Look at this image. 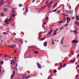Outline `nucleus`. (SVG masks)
<instances>
[{
	"instance_id": "nucleus-40",
	"label": "nucleus",
	"mask_w": 79,
	"mask_h": 79,
	"mask_svg": "<svg viewBox=\"0 0 79 79\" xmlns=\"http://www.w3.org/2000/svg\"><path fill=\"white\" fill-rule=\"evenodd\" d=\"M13 13H16V11H15V10H13L12 11Z\"/></svg>"
},
{
	"instance_id": "nucleus-14",
	"label": "nucleus",
	"mask_w": 79,
	"mask_h": 79,
	"mask_svg": "<svg viewBox=\"0 0 79 79\" xmlns=\"http://www.w3.org/2000/svg\"><path fill=\"white\" fill-rule=\"evenodd\" d=\"M56 32H57V31H55V30L53 35H56Z\"/></svg>"
},
{
	"instance_id": "nucleus-33",
	"label": "nucleus",
	"mask_w": 79,
	"mask_h": 79,
	"mask_svg": "<svg viewBox=\"0 0 79 79\" xmlns=\"http://www.w3.org/2000/svg\"><path fill=\"white\" fill-rule=\"evenodd\" d=\"M29 77H30L29 76L25 78V79H28V78H29Z\"/></svg>"
},
{
	"instance_id": "nucleus-60",
	"label": "nucleus",
	"mask_w": 79,
	"mask_h": 79,
	"mask_svg": "<svg viewBox=\"0 0 79 79\" xmlns=\"http://www.w3.org/2000/svg\"><path fill=\"white\" fill-rule=\"evenodd\" d=\"M15 61L13 63V64H15Z\"/></svg>"
},
{
	"instance_id": "nucleus-42",
	"label": "nucleus",
	"mask_w": 79,
	"mask_h": 79,
	"mask_svg": "<svg viewBox=\"0 0 79 79\" xmlns=\"http://www.w3.org/2000/svg\"><path fill=\"white\" fill-rule=\"evenodd\" d=\"M58 28H57L56 30H55V31H56V32H57L58 31Z\"/></svg>"
},
{
	"instance_id": "nucleus-8",
	"label": "nucleus",
	"mask_w": 79,
	"mask_h": 79,
	"mask_svg": "<svg viewBox=\"0 0 79 79\" xmlns=\"http://www.w3.org/2000/svg\"><path fill=\"white\" fill-rule=\"evenodd\" d=\"M1 16H5V14L3 13H2L1 14Z\"/></svg>"
},
{
	"instance_id": "nucleus-32",
	"label": "nucleus",
	"mask_w": 79,
	"mask_h": 79,
	"mask_svg": "<svg viewBox=\"0 0 79 79\" xmlns=\"http://www.w3.org/2000/svg\"><path fill=\"white\" fill-rule=\"evenodd\" d=\"M64 16H66V17H68V15H65V14H64Z\"/></svg>"
},
{
	"instance_id": "nucleus-36",
	"label": "nucleus",
	"mask_w": 79,
	"mask_h": 79,
	"mask_svg": "<svg viewBox=\"0 0 79 79\" xmlns=\"http://www.w3.org/2000/svg\"><path fill=\"white\" fill-rule=\"evenodd\" d=\"M3 34H5L6 35V33L4 32L3 33Z\"/></svg>"
},
{
	"instance_id": "nucleus-9",
	"label": "nucleus",
	"mask_w": 79,
	"mask_h": 79,
	"mask_svg": "<svg viewBox=\"0 0 79 79\" xmlns=\"http://www.w3.org/2000/svg\"><path fill=\"white\" fill-rule=\"evenodd\" d=\"M14 76H15V75L14 74H12L11 76V79H13V77H14Z\"/></svg>"
},
{
	"instance_id": "nucleus-7",
	"label": "nucleus",
	"mask_w": 79,
	"mask_h": 79,
	"mask_svg": "<svg viewBox=\"0 0 79 79\" xmlns=\"http://www.w3.org/2000/svg\"><path fill=\"white\" fill-rule=\"evenodd\" d=\"M44 47H46L47 45V42H45L44 44Z\"/></svg>"
},
{
	"instance_id": "nucleus-11",
	"label": "nucleus",
	"mask_w": 79,
	"mask_h": 79,
	"mask_svg": "<svg viewBox=\"0 0 79 79\" xmlns=\"http://www.w3.org/2000/svg\"><path fill=\"white\" fill-rule=\"evenodd\" d=\"M72 43H73V44H75V43H76V41L75 40H73L72 41Z\"/></svg>"
},
{
	"instance_id": "nucleus-19",
	"label": "nucleus",
	"mask_w": 79,
	"mask_h": 79,
	"mask_svg": "<svg viewBox=\"0 0 79 79\" xmlns=\"http://www.w3.org/2000/svg\"><path fill=\"white\" fill-rule=\"evenodd\" d=\"M0 64H1V65H2V64H3V61H2L1 62Z\"/></svg>"
},
{
	"instance_id": "nucleus-20",
	"label": "nucleus",
	"mask_w": 79,
	"mask_h": 79,
	"mask_svg": "<svg viewBox=\"0 0 79 79\" xmlns=\"http://www.w3.org/2000/svg\"><path fill=\"white\" fill-rule=\"evenodd\" d=\"M59 64H60V66H61V68H62V64L61 63H59Z\"/></svg>"
},
{
	"instance_id": "nucleus-56",
	"label": "nucleus",
	"mask_w": 79,
	"mask_h": 79,
	"mask_svg": "<svg viewBox=\"0 0 79 79\" xmlns=\"http://www.w3.org/2000/svg\"><path fill=\"white\" fill-rule=\"evenodd\" d=\"M49 2V0H48L47 2H46V3H48Z\"/></svg>"
},
{
	"instance_id": "nucleus-50",
	"label": "nucleus",
	"mask_w": 79,
	"mask_h": 79,
	"mask_svg": "<svg viewBox=\"0 0 79 79\" xmlns=\"http://www.w3.org/2000/svg\"><path fill=\"white\" fill-rule=\"evenodd\" d=\"M56 72H57L56 70H55V71H54L55 73H56Z\"/></svg>"
},
{
	"instance_id": "nucleus-10",
	"label": "nucleus",
	"mask_w": 79,
	"mask_h": 79,
	"mask_svg": "<svg viewBox=\"0 0 79 79\" xmlns=\"http://www.w3.org/2000/svg\"><path fill=\"white\" fill-rule=\"evenodd\" d=\"M76 18L77 21H79V16H77Z\"/></svg>"
},
{
	"instance_id": "nucleus-22",
	"label": "nucleus",
	"mask_w": 79,
	"mask_h": 79,
	"mask_svg": "<svg viewBox=\"0 0 79 79\" xmlns=\"http://www.w3.org/2000/svg\"><path fill=\"white\" fill-rule=\"evenodd\" d=\"M45 38H44L40 40V41H42V40H45Z\"/></svg>"
},
{
	"instance_id": "nucleus-62",
	"label": "nucleus",
	"mask_w": 79,
	"mask_h": 79,
	"mask_svg": "<svg viewBox=\"0 0 79 79\" xmlns=\"http://www.w3.org/2000/svg\"><path fill=\"white\" fill-rule=\"evenodd\" d=\"M63 28H64V27H62L61 28V29H63Z\"/></svg>"
},
{
	"instance_id": "nucleus-58",
	"label": "nucleus",
	"mask_w": 79,
	"mask_h": 79,
	"mask_svg": "<svg viewBox=\"0 0 79 79\" xmlns=\"http://www.w3.org/2000/svg\"><path fill=\"white\" fill-rule=\"evenodd\" d=\"M31 48V46L28 47V48H29V49Z\"/></svg>"
},
{
	"instance_id": "nucleus-39",
	"label": "nucleus",
	"mask_w": 79,
	"mask_h": 79,
	"mask_svg": "<svg viewBox=\"0 0 79 79\" xmlns=\"http://www.w3.org/2000/svg\"><path fill=\"white\" fill-rule=\"evenodd\" d=\"M56 5V3L52 7V8H53V7H55V6Z\"/></svg>"
},
{
	"instance_id": "nucleus-44",
	"label": "nucleus",
	"mask_w": 79,
	"mask_h": 79,
	"mask_svg": "<svg viewBox=\"0 0 79 79\" xmlns=\"http://www.w3.org/2000/svg\"><path fill=\"white\" fill-rule=\"evenodd\" d=\"M13 35H16V33H13Z\"/></svg>"
},
{
	"instance_id": "nucleus-59",
	"label": "nucleus",
	"mask_w": 79,
	"mask_h": 79,
	"mask_svg": "<svg viewBox=\"0 0 79 79\" xmlns=\"http://www.w3.org/2000/svg\"><path fill=\"white\" fill-rule=\"evenodd\" d=\"M42 27H43L44 28V25H42Z\"/></svg>"
},
{
	"instance_id": "nucleus-2",
	"label": "nucleus",
	"mask_w": 79,
	"mask_h": 79,
	"mask_svg": "<svg viewBox=\"0 0 79 79\" xmlns=\"http://www.w3.org/2000/svg\"><path fill=\"white\" fill-rule=\"evenodd\" d=\"M9 47H11L13 48H15L16 47V45L15 44H14L10 46H9Z\"/></svg>"
},
{
	"instance_id": "nucleus-27",
	"label": "nucleus",
	"mask_w": 79,
	"mask_h": 79,
	"mask_svg": "<svg viewBox=\"0 0 79 79\" xmlns=\"http://www.w3.org/2000/svg\"><path fill=\"white\" fill-rule=\"evenodd\" d=\"M60 10H59L57 12V13H60Z\"/></svg>"
},
{
	"instance_id": "nucleus-13",
	"label": "nucleus",
	"mask_w": 79,
	"mask_h": 79,
	"mask_svg": "<svg viewBox=\"0 0 79 79\" xmlns=\"http://www.w3.org/2000/svg\"><path fill=\"white\" fill-rule=\"evenodd\" d=\"M4 12H6V11H7V9L6 8H4Z\"/></svg>"
},
{
	"instance_id": "nucleus-4",
	"label": "nucleus",
	"mask_w": 79,
	"mask_h": 79,
	"mask_svg": "<svg viewBox=\"0 0 79 79\" xmlns=\"http://www.w3.org/2000/svg\"><path fill=\"white\" fill-rule=\"evenodd\" d=\"M52 31H53V30L52 29H51L49 32L48 33V35H50L51 34H52Z\"/></svg>"
},
{
	"instance_id": "nucleus-48",
	"label": "nucleus",
	"mask_w": 79,
	"mask_h": 79,
	"mask_svg": "<svg viewBox=\"0 0 79 79\" xmlns=\"http://www.w3.org/2000/svg\"><path fill=\"white\" fill-rule=\"evenodd\" d=\"M71 52H72V55H74V53H73V51H72Z\"/></svg>"
},
{
	"instance_id": "nucleus-53",
	"label": "nucleus",
	"mask_w": 79,
	"mask_h": 79,
	"mask_svg": "<svg viewBox=\"0 0 79 79\" xmlns=\"http://www.w3.org/2000/svg\"><path fill=\"white\" fill-rule=\"evenodd\" d=\"M4 56H5V57H7V56L6 55H5Z\"/></svg>"
},
{
	"instance_id": "nucleus-5",
	"label": "nucleus",
	"mask_w": 79,
	"mask_h": 79,
	"mask_svg": "<svg viewBox=\"0 0 79 79\" xmlns=\"http://www.w3.org/2000/svg\"><path fill=\"white\" fill-rule=\"evenodd\" d=\"M3 3H4V2L2 1H1L0 2V6H2L3 5Z\"/></svg>"
},
{
	"instance_id": "nucleus-3",
	"label": "nucleus",
	"mask_w": 79,
	"mask_h": 79,
	"mask_svg": "<svg viewBox=\"0 0 79 79\" xmlns=\"http://www.w3.org/2000/svg\"><path fill=\"white\" fill-rule=\"evenodd\" d=\"M64 40V37H63L61 40L60 41V42H61V44H63V41Z\"/></svg>"
},
{
	"instance_id": "nucleus-34",
	"label": "nucleus",
	"mask_w": 79,
	"mask_h": 79,
	"mask_svg": "<svg viewBox=\"0 0 79 79\" xmlns=\"http://www.w3.org/2000/svg\"><path fill=\"white\" fill-rule=\"evenodd\" d=\"M66 64H64L63 65V66H64V67H65V66H66Z\"/></svg>"
},
{
	"instance_id": "nucleus-21",
	"label": "nucleus",
	"mask_w": 79,
	"mask_h": 79,
	"mask_svg": "<svg viewBox=\"0 0 79 79\" xmlns=\"http://www.w3.org/2000/svg\"><path fill=\"white\" fill-rule=\"evenodd\" d=\"M19 7H21V6H23V5L22 4H20L19 5Z\"/></svg>"
},
{
	"instance_id": "nucleus-57",
	"label": "nucleus",
	"mask_w": 79,
	"mask_h": 79,
	"mask_svg": "<svg viewBox=\"0 0 79 79\" xmlns=\"http://www.w3.org/2000/svg\"><path fill=\"white\" fill-rule=\"evenodd\" d=\"M6 24H10V23H6Z\"/></svg>"
},
{
	"instance_id": "nucleus-52",
	"label": "nucleus",
	"mask_w": 79,
	"mask_h": 79,
	"mask_svg": "<svg viewBox=\"0 0 79 79\" xmlns=\"http://www.w3.org/2000/svg\"><path fill=\"white\" fill-rule=\"evenodd\" d=\"M69 9H71V6H69Z\"/></svg>"
},
{
	"instance_id": "nucleus-28",
	"label": "nucleus",
	"mask_w": 79,
	"mask_h": 79,
	"mask_svg": "<svg viewBox=\"0 0 79 79\" xmlns=\"http://www.w3.org/2000/svg\"><path fill=\"white\" fill-rule=\"evenodd\" d=\"M76 24H77L78 25H79V23L78 22H76Z\"/></svg>"
},
{
	"instance_id": "nucleus-45",
	"label": "nucleus",
	"mask_w": 79,
	"mask_h": 79,
	"mask_svg": "<svg viewBox=\"0 0 79 79\" xmlns=\"http://www.w3.org/2000/svg\"><path fill=\"white\" fill-rule=\"evenodd\" d=\"M62 22H63L62 21H59L58 22V23H62Z\"/></svg>"
},
{
	"instance_id": "nucleus-51",
	"label": "nucleus",
	"mask_w": 79,
	"mask_h": 79,
	"mask_svg": "<svg viewBox=\"0 0 79 79\" xmlns=\"http://www.w3.org/2000/svg\"><path fill=\"white\" fill-rule=\"evenodd\" d=\"M78 74H77V76L75 77H78Z\"/></svg>"
},
{
	"instance_id": "nucleus-25",
	"label": "nucleus",
	"mask_w": 79,
	"mask_h": 79,
	"mask_svg": "<svg viewBox=\"0 0 79 79\" xmlns=\"http://www.w3.org/2000/svg\"><path fill=\"white\" fill-rule=\"evenodd\" d=\"M72 19H75V17H72Z\"/></svg>"
},
{
	"instance_id": "nucleus-43",
	"label": "nucleus",
	"mask_w": 79,
	"mask_h": 79,
	"mask_svg": "<svg viewBox=\"0 0 79 79\" xmlns=\"http://www.w3.org/2000/svg\"><path fill=\"white\" fill-rule=\"evenodd\" d=\"M15 73H16V72H15V71H13V73L14 74H15Z\"/></svg>"
},
{
	"instance_id": "nucleus-31",
	"label": "nucleus",
	"mask_w": 79,
	"mask_h": 79,
	"mask_svg": "<svg viewBox=\"0 0 79 79\" xmlns=\"http://www.w3.org/2000/svg\"><path fill=\"white\" fill-rule=\"evenodd\" d=\"M1 68H0V73H2V69H0Z\"/></svg>"
},
{
	"instance_id": "nucleus-12",
	"label": "nucleus",
	"mask_w": 79,
	"mask_h": 79,
	"mask_svg": "<svg viewBox=\"0 0 79 79\" xmlns=\"http://www.w3.org/2000/svg\"><path fill=\"white\" fill-rule=\"evenodd\" d=\"M26 75H24L23 76V79H26Z\"/></svg>"
},
{
	"instance_id": "nucleus-26",
	"label": "nucleus",
	"mask_w": 79,
	"mask_h": 79,
	"mask_svg": "<svg viewBox=\"0 0 79 79\" xmlns=\"http://www.w3.org/2000/svg\"><path fill=\"white\" fill-rule=\"evenodd\" d=\"M75 30H77V27H76V26H75Z\"/></svg>"
},
{
	"instance_id": "nucleus-23",
	"label": "nucleus",
	"mask_w": 79,
	"mask_h": 79,
	"mask_svg": "<svg viewBox=\"0 0 79 79\" xmlns=\"http://www.w3.org/2000/svg\"><path fill=\"white\" fill-rule=\"evenodd\" d=\"M57 11V10H53V12H56Z\"/></svg>"
},
{
	"instance_id": "nucleus-41",
	"label": "nucleus",
	"mask_w": 79,
	"mask_h": 79,
	"mask_svg": "<svg viewBox=\"0 0 79 79\" xmlns=\"http://www.w3.org/2000/svg\"><path fill=\"white\" fill-rule=\"evenodd\" d=\"M48 19V17H47L46 19V20H47V19Z\"/></svg>"
},
{
	"instance_id": "nucleus-29",
	"label": "nucleus",
	"mask_w": 79,
	"mask_h": 79,
	"mask_svg": "<svg viewBox=\"0 0 79 79\" xmlns=\"http://www.w3.org/2000/svg\"><path fill=\"white\" fill-rule=\"evenodd\" d=\"M12 16H13V17H15L16 15H15V14H14Z\"/></svg>"
},
{
	"instance_id": "nucleus-38",
	"label": "nucleus",
	"mask_w": 79,
	"mask_h": 79,
	"mask_svg": "<svg viewBox=\"0 0 79 79\" xmlns=\"http://www.w3.org/2000/svg\"><path fill=\"white\" fill-rule=\"evenodd\" d=\"M12 27H15V23H14L12 25Z\"/></svg>"
},
{
	"instance_id": "nucleus-54",
	"label": "nucleus",
	"mask_w": 79,
	"mask_h": 79,
	"mask_svg": "<svg viewBox=\"0 0 79 79\" xmlns=\"http://www.w3.org/2000/svg\"><path fill=\"white\" fill-rule=\"evenodd\" d=\"M35 0H33V1H32V3H34V2L35 1Z\"/></svg>"
},
{
	"instance_id": "nucleus-18",
	"label": "nucleus",
	"mask_w": 79,
	"mask_h": 79,
	"mask_svg": "<svg viewBox=\"0 0 79 79\" xmlns=\"http://www.w3.org/2000/svg\"><path fill=\"white\" fill-rule=\"evenodd\" d=\"M68 26V23H67V24H65L64 25V27H67Z\"/></svg>"
},
{
	"instance_id": "nucleus-55",
	"label": "nucleus",
	"mask_w": 79,
	"mask_h": 79,
	"mask_svg": "<svg viewBox=\"0 0 79 79\" xmlns=\"http://www.w3.org/2000/svg\"><path fill=\"white\" fill-rule=\"evenodd\" d=\"M70 21H68V22H67V23H68H68H69Z\"/></svg>"
},
{
	"instance_id": "nucleus-24",
	"label": "nucleus",
	"mask_w": 79,
	"mask_h": 79,
	"mask_svg": "<svg viewBox=\"0 0 79 79\" xmlns=\"http://www.w3.org/2000/svg\"><path fill=\"white\" fill-rule=\"evenodd\" d=\"M28 11H29V10H28V9H26V13H27V12H28Z\"/></svg>"
},
{
	"instance_id": "nucleus-30",
	"label": "nucleus",
	"mask_w": 79,
	"mask_h": 79,
	"mask_svg": "<svg viewBox=\"0 0 79 79\" xmlns=\"http://www.w3.org/2000/svg\"><path fill=\"white\" fill-rule=\"evenodd\" d=\"M43 24H44L45 25V24H46V22H45V21H44L43 23Z\"/></svg>"
},
{
	"instance_id": "nucleus-61",
	"label": "nucleus",
	"mask_w": 79,
	"mask_h": 79,
	"mask_svg": "<svg viewBox=\"0 0 79 79\" xmlns=\"http://www.w3.org/2000/svg\"><path fill=\"white\" fill-rule=\"evenodd\" d=\"M2 54H0V57H1V56H2Z\"/></svg>"
},
{
	"instance_id": "nucleus-37",
	"label": "nucleus",
	"mask_w": 79,
	"mask_h": 79,
	"mask_svg": "<svg viewBox=\"0 0 79 79\" xmlns=\"http://www.w3.org/2000/svg\"><path fill=\"white\" fill-rule=\"evenodd\" d=\"M35 54L37 53V54H38V52H37V51H35Z\"/></svg>"
},
{
	"instance_id": "nucleus-49",
	"label": "nucleus",
	"mask_w": 79,
	"mask_h": 79,
	"mask_svg": "<svg viewBox=\"0 0 79 79\" xmlns=\"http://www.w3.org/2000/svg\"><path fill=\"white\" fill-rule=\"evenodd\" d=\"M50 76H49L48 77V79H50Z\"/></svg>"
},
{
	"instance_id": "nucleus-16",
	"label": "nucleus",
	"mask_w": 79,
	"mask_h": 79,
	"mask_svg": "<svg viewBox=\"0 0 79 79\" xmlns=\"http://www.w3.org/2000/svg\"><path fill=\"white\" fill-rule=\"evenodd\" d=\"M67 21H68V20L69 21L71 20V19H70L69 18H67Z\"/></svg>"
},
{
	"instance_id": "nucleus-46",
	"label": "nucleus",
	"mask_w": 79,
	"mask_h": 79,
	"mask_svg": "<svg viewBox=\"0 0 79 79\" xmlns=\"http://www.w3.org/2000/svg\"><path fill=\"white\" fill-rule=\"evenodd\" d=\"M70 32H71V33H72V32H74L73 30L70 31Z\"/></svg>"
},
{
	"instance_id": "nucleus-15",
	"label": "nucleus",
	"mask_w": 79,
	"mask_h": 79,
	"mask_svg": "<svg viewBox=\"0 0 79 79\" xmlns=\"http://www.w3.org/2000/svg\"><path fill=\"white\" fill-rule=\"evenodd\" d=\"M38 67H39V68H40V64H37Z\"/></svg>"
},
{
	"instance_id": "nucleus-6",
	"label": "nucleus",
	"mask_w": 79,
	"mask_h": 79,
	"mask_svg": "<svg viewBox=\"0 0 79 79\" xmlns=\"http://www.w3.org/2000/svg\"><path fill=\"white\" fill-rule=\"evenodd\" d=\"M19 41H20L21 42V43H23V39H21V38H19Z\"/></svg>"
},
{
	"instance_id": "nucleus-17",
	"label": "nucleus",
	"mask_w": 79,
	"mask_h": 79,
	"mask_svg": "<svg viewBox=\"0 0 79 79\" xmlns=\"http://www.w3.org/2000/svg\"><path fill=\"white\" fill-rule=\"evenodd\" d=\"M48 8L50 9L51 8H52V5H49L48 6Z\"/></svg>"
},
{
	"instance_id": "nucleus-63",
	"label": "nucleus",
	"mask_w": 79,
	"mask_h": 79,
	"mask_svg": "<svg viewBox=\"0 0 79 79\" xmlns=\"http://www.w3.org/2000/svg\"><path fill=\"white\" fill-rule=\"evenodd\" d=\"M77 56H78V57H79V54L77 55Z\"/></svg>"
},
{
	"instance_id": "nucleus-35",
	"label": "nucleus",
	"mask_w": 79,
	"mask_h": 79,
	"mask_svg": "<svg viewBox=\"0 0 79 79\" xmlns=\"http://www.w3.org/2000/svg\"><path fill=\"white\" fill-rule=\"evenodd\" d=\"M73 32H76L77 34H78V33H77V31H74Z\"/></svg>"
},
{
	"instance_id": "nucleus-47",
	"label": "nucleus",
	"mask_w": 79,
	"mask_h": 79,
	"mask_svg": "<svg viewBox=\"0 0 79 79\" xmlns=\"http://www.w3.org/2000/svg\"><path fill=\"white\" fill-rule=\"evenodd\" d=\"M70 61V62H71L72 63H73V60H71Z\"/></svg>"
},
{
	"instance_id": "nucleus-1",
	"label": "nucleus",
	"mask_w": 79,
	"mask_h": 79,
	"mask_svg": "<svg viewBox=\"0 0 79 79\" xmlns=\"http://www.w3.org/2000/svg\"><path fill=\"white\" fill-rule=\"evenodd\" d=\"M11 18H10L8 19H6L5 20V21L6 23H10L11 22Z\"/></svg>"
},
{
	"instance_id": "nucleus-64",
	"label": "nucleus",
	"mask_w": 79,
	"mask_h": 79,
	"mask_svg": "<svg viewBox=\"0 0 79 79\" xmlns=\"http://www.w3.org/2000/svg\"><path fill=\"white\" fill-rule=\"evenodd\" d=\"M77 67H79V64L77 66Z\"/></svg>"
}]
</instances>
